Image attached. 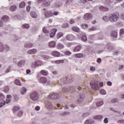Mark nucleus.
Wrapping results in <instances>:
<instances>
[{"label": "nucleus", "mask_w": 124, "mask_h": 124, "mask_svg": "<svg viewBox=\"0 0 124 124\" xmlns=\"http://www.w3.org/2000/svg\"><path fill=\"white\" fill-rule=\"evenodd\" d=\"M66 1L64 4V6L66 7H70V4L72 3L73 0H58L57 2L55 3V7H60L62 5V3Z\"/></svg>", "instance_id": "nucleus-1"}, {"label": "nucleus", "mask_w": 124, "mask_h": 124, "mask_svg": "<svg viewBox=\"0 0 124 124\" xmlns=\"http://www.w3.org/2000/svg\"><path fill=\"white\" fill-rule=\"evenodd\" d=\"M70 78H62L58 80V83L60 85H63V84H69L72 82V79H70Z\"/></svg>", "instance_id": "nucleus-2"}, {"label": "nucleus", "mask_w": 124, "mask_h": 124, "mask_svg": "<svg viewBox=\"0 0 124 124\" xmlns=\"http://www.w3.org/2000/svg\"><path fill=\"white\" fill-rule=\"evenodd\" d=\"M39 81L45 86H49V85H51V80L44 77L40 78Z\"/></svg>", "instance_id": "nucleus-3"}, {"label": "nucleus", "mask_w": 124, "mask_h": 124, "mask_svg": "<svg viewBox=\"0 0 124 124\" xmlns=\"http://www.w3.org/2000/svg\"><path fill=\"white\" fill-rule=\"evenodd\" d=\"M119 18L120 15H119V13L112 14L109 17V21L112 22H117Z\"/></svg>", "instance_id": "nucleus-4"}, {"label": "nucleus", "mask_w": 124, "mask_h": 124, "mask_svg": "<svg viewBox=\"0 0 124 124\" xmlns=\"http://www.w3.org/2000/svg\"><path fill=\"white\" fill-rule=\"evenodd\" d=\"M39 97V95L37 93V92L34 91L30 94V98L33 101H36L38 100V98Z\"/></svg>", "instance_id": "nucleus-5"}, {"label": "nucleus", "mask_w": 124, "mask_h": 124, "mask_svg": "<svg viewBox=\"0 0 124 124\" xmlns=\"http://www.w3.org/2000/svg\"><path fill=\"white\" fill-rule=\"evenodd\" d=\"M90 86L93 91H98L99 90V85L97 81H93L90 83Z\"/></svg>", "instance_id": "nucleus-6"}, {"label": "nucleus", "mask_w": 124, "mask_h": 124, "mask_svg": "<svg viewBox=\"0 0 124 124\" xmlns=\"http://www.w3.org/2000/svg\"><path fill=\"white\" fill-rule=\"evenodd\" d=\"M37 3H41V2H43V4H42V6H49L50 4H51V1L47 0L46 1V0H37Z\"/></svg>", "instance_id": "nucleus-7"}, {"label": "nucleus", "mask_w": 124, "mask_h": 124, "mask_svg": "<svg viewBox=\"0 0 124 124\" xmlns=\"http://www.w3.org/2000/svg\"><path fill=\"white\" fill-rule=\"evenodd\" d=\"M14 112H17V116L21 117L23 115V111L20 109L19 107H15L13 108Z\"/></svg>", "instance_id": "nucleus-8"}, {"label": "nucleus", "mask_w": 124, "mask_h": 124, "mask_svg": "<svg viewBox=\"0 0 124 124\" xmlns=\"http://www.w3.org/2000/svg\"><path fill=\"white\" fill-rule=\"evenodd\" d=\"M5 98V97L4 96V95L3 94L0 93V100H3L2 102H0V108H1V107H3V106H4L5 105V101H4V99Z\"/></svg>", "instance_id": "nucleus-9"}, {"label": "nucleus", "mask_w": 124, "mask_h": 124, "mask_svg": "<svg viewBox=\"0 0 124 124\" xmlns=\"http://www.w3.org/2000/svg\"><path fill=\"white\" fill-rule=\"evenodd\" d=\"M61 96L57 93H51L48 95V98H51V99H58Z\"/></svg>", "instance_id": "nucleus-10"}, {"label": "nucleus", "mask_w": 124, "mask_h": 124, "mask_svg": "<svg viewBox=\"0 0 124 124\" xmlns=\"http://www.w3.org/2000/svg\"><path fill=\"white\" fill-rule=\"evenodd\" d=\"M44 15L46 18H50L53 16V13L50 11L44 10Z\"/></svg>", "instance_id": "nucleus-11"}, {"label": "nucleus", "mask_w": 124, "mask_h": 124, "mask_svg": "<svg viewBox=\"0 0 124 124\" xmlns=\"http://www.w3.org/2000/svg\"><path fill=\"white\" fill-rule=\"evenodd\" d=\"M25 63L26 60L25 59H23L18 61L17 64L19 67H23V66L25 65Z\"/></svg>", "instance_id": "nucleus-12"}, {"label": "nucleus", "mask_w": 124, "mask_h": 124, "mask_svg": "<svg viewBox=\"0 0 124 124\" xmlns=\"http://www.w3.org/2000/svg\"><path fill=\"white\" fill-rule=\"evenodd\" d=\"M93 18V14L92 13H87L84 16V19L85 20H91Z\"/></svg>", "instance_id": "nucleus-13"}, {"label": "nucleus", "mask_w": 124, "mask_h": 124, "mask_svg": "<svg viewBox=\"0 0 124 124\" xmlns=\"http://www.w3.org/2000/svg\"><path fill=\"white\" fill-rule=\"evenodd\" d=\"M84 98H85V95L83 93L80 94L79 96V99L78 100V103H81L84 101Z\"/></svg>", "instance_id": "nucleus-14"}, {"label": "nucleus", "mask_w": 124, "mask_h": 124, "mask_svg": "<svg viewBox=\"0 0 124 124\" xmlns=\"http://www.w3.org/2000/svg\"><path fill=\"white\" fill-rule=\"evenodd\" d=\"M36 53H37V50L36 49H31L27 51V53L29 55H35Z\"/></svg>", "instance_id": "nucleus-15"}, {"label": "nucleus", "mask_w": 124, "mask_h": 124, "mask_svg": "<svg viewBox=\"0 0 124 124\" xmlns=\"http://www.w3.org/2000/svg\"><path fill=\"white\" fill-rule=\"evenodd\" d=\"M65 38L67 40L69 41H72L75 38V37L72 34H69L66 36Z\"/></svg>", "instance_id": "nucleus-16"}, {"label": "nucleus", "mask_w": 124, "mask_h": 124, "mask_svg": "<svg viewBox=\"0 0 124 124\" xmlns=\"http://www.w3.org/2000/svg\"><path fill=\"white\" fill-rule=\"evenodd\" d=\"M57 29H52L50 31V34L49 35V36L51 38L54 37L55 35H56V32H57Z\"/></svg>", "instance_id": "nucleus-17"}, {"label": "nucleus", "mask_w": 124, "mask_h": 124, "mask_svg": "<svg viewBox=\"0 0 124 124\" xmlns=\"http://www.w3.org/2000/svg\"><path fill=\"white\" fill-rule=\"evenodd\" d=\"M31 16L32 17V18H34V19H36V18H37V16H38V15L37 14V13L35 11H31L30 13Z\"/></svg>", "instance_id": "nucleus-18"}, {"label": "nucleus", "mask_w": 124, "mask_h": 124, "mask_svg": "<svg viewBox=\"0 0 124 124\" xmlns=\"http://www.w3.org/2000/svg\"><path fill=\"white\" fill-rule=\"evenodd\" d=\"M51 55L53 57H61V53L57 51H54L51 53Z\"/></svg>", "instance_id": "nucleus-19"}, {"label": "nucleus", "mask_w": 124, "mask_h": 124, "mask_svg": "<svg viewBox=\"0 0 124 124\" xmlns=\"http://www.w3.org/2000/svg\"><path fill=\"white\" fill-rule=\"evenodd\" d=\"M33 46V44L31 42H26L24 44V47L26 48H31Z\"/></svg>", "instance_id": "nucleus-20"}, {"label": "nucleus", "mask_w": 124, "mask_h": 124, "mask_svg": "<svg viewBox=\"0 0 124 124\" xmlns=\"http://www.w3.org/2000/svg\"><path fill=\"white\" fill-rule=\"evenodd\" d=\"M46 107L49 109H53V105L52 104V103H51V102H47L46 104Z\"/></svg>", "instance_id": "nucleus-21"}, {"label": "nucleus", "mask_w": 124, "mask_h": 124, "mask_svg": "<svg viewBox=\"0 0 124 124\" xmlns=\"http://www.w3.org/2000/svg\"><path fill=\"white\" fill-rule=\"evenodd\" d=\"M43 31L44 33H46L45 37H46V36L49 37V31L46 30V28H45V27L43 28Z\"/></svg>", "instance_id": "nucleus-22"}, {"label": "nucleus", "mask_w": 124, "mask_h": 124, "mask_svg": "<svg viewBox=\"0 0 124 124\" xmlns=\"http://www.w3.org/2000/svg\"><path fill=\"white\" fill-rule=\"evenodd\" d=\"M48 46L50 48H55L56 47V42L51 41L48 43Z\"/></svg>", "instance_id": "nucleus-23"}, {"label": "nucleus", "mask_w": 124, "mask_h": 124, "mask_svg": "<svg viewBox=\"0 0 124 124\" xmlns=\"http://www.w3.org/2000/svg\"><path fill=\"white\" fill-rule=\"evenodd\" d=\"M56 48L59 50H62V49H63L64 48V45L62 44L58 43L56 46Z\"/></svg>", "instance_id": "nucleus-24"}, {"label": "nucleus", "mask_w": 124, "mask_h": 124, "mask_svg": "<svg viewBox=\"0 0 124 124\" xmlns=\"http://www.w3.org/2000/svg\"><path fill=\"white\" fill-rule=\"evenodd\" d=\"M111 36L113 38H117L118 37V32L115 31H112L111 33Z\"/></svg>", "instance_id": "nucleus-25"}, {"label": "nucleus", "mask_w": 124, "mask_h": 124, "mask_svg": "<svg viewBox=\"0 0 124 124\" xmlns=\"http://www.w3.org/2000/svg\"><path fill=\"white\" fill-rule=\"evenodd\" d=\"M40 73L43 75V76H47L48 74H49V73H48V71L46 70H42L40 72Z\"/></svg>", "instance_id": "nucleus-26"}, {"label": "nucleus", "mask_w": 124, "mask_h": 124, "mask_svg": "<svg viewBox=\"0 0 124 124\" xmlns=\"http://www.w3.org/2000/svg\"><path fill=\"white\" fill-rule=\"evenodd\" d=\"M31 66L32 68H35V67H38V66H39V64L37 63L36 61H35L34 62H32L31 63Z\"/></svg>", "instance_id": "nucleus-27"}, {"label": "nucleus", "mask_w": 124, "mask_h": 124, "mask_svg": "<svg viewBox=\"0 0 124 124\" xmlns=\"http://www.w3.org/2000/svg\"><path fill=\"white\" fill-rule=\"evenodd\" d=\"M72 90H73V87L70 86L69 88H63L62 90V92H63V93H66V92H69V91H71Z\"/></svg>", "instance_id": "nucleus-28"}, {"label": "nucleus", "mask_w": 124, "mask_h": 124, "mask_svg": "<svg viewBox=\"0 0 124 124\" xmlns=\"http://www.w3.org/2000/svg\"><path fill=\"white\" fill-rule=\"evenodd\" d=\"M94 123V121L93 119H87L85 122V124H93Z\"/></svg>", "instance_id": "nucleus-29"}, {"label": "nucleus", "mask_w": 124, "mask_h": 124, "mask_svg": "<svg viewBox=\"0 0 124 124\" xmlns=\"http://www.w3.org/2000/svg\"><path fill=\"white\" fill-rule=\"evenodd\" d=\"M81 48H82V47L81 46H80V45L77 46L73 49V51H74V52H79V51H80V50H81Z\"/></svg>", "instance_id": "nucleus-30"}, {"label": "nucleus", "mask_w": 124, "mask_h": 124, "mask_svg": "<svg viewBox=\"0 0 124 124\" xmlns=\"http://www.w3.org/2000/svg\"><path fill=\"white\" fill-rule=\"evenodd\" d=\"M2 21H3L4 22H8V21H9V17L7 16H4L2 17Z\"/></svg>", "instance_id": "nucleus-31"}, {"label": "nucleus", "mask_w": 124, "mask_h": 124, "mask_svg": "<svg viewBox=\"0 0 124 124\" xmlns=\"http://www.w3.org/2000/svg\"><path fill=\"white\" fill-rule=\"evenodd\" d=\"M11 98H12V96L11 95H8L7 96L6 101L5 103H9L10 101H11Z\"/></svg>", "instance_id": "nucleus-32"}, {"label": "nucleus", "mask_w": 124, "mask_h": 124, "mask_svg": "<svg viewBox=\"0 0 124 124\" xmlns=\"http://www.w3.org/2000/svg\"><path fill=\"white\" fill-rule=\"evenodd\" d=\"M72 31H76V32H79L80 31V28L78 27H73L72 28Z\"/></svg>", "instance_id": "nucleus-33"}, {"label": "nucleus", "mask_w": 124, "mask_h": 124, "mask_svg": "<svg viewBox=\"0 0 124 124\" xmlns=\"http://www.w3.org/2000/svg\"><path fill=\"white\" fill-rule=\"evenodd\" d=\"M4 45L1 42H0V52H3L4 51Z\"/></svg>", "instance_id": "nucleus-34"}, {"label": "nucleus", "mask_w": 124, "mask_h": 124, "mask_svg": "<svg viewBox=\"0 0 124 124\" xmlns=\"http://www.w3.org/2000/svg\"><path fill=\"white\" fill-rule=\"evenodd\" d=\"M99 9L101 10V11H108V8L104 7L102 6H100Z\"/></svg>", "instance_id": "nucleus-35"}, {"label": "nucleus", "mask_w": 124, "mask_h": 124, "mask_svg": "<svg viewBox=\"0 0 124 124\" xmlns=\"http://www.w3.org/2000/svg\"><path fill=\"white\" fill-rule=\"evenodd\" d=\"M83 54L82 53H78L75 55V57L77 58L78 59L83 58Z\"/></svg>", "instance_id": "nucleus-36"}, {"label": "nucleus", "mask_w": 124, "mask_h": 124, "mask_svg": "<svg viewBox=\"0 0 124 124\" xmlns=\"http://www.w3.org/2000/svg\"><path fill=\"white\" fill-rule=\"evenodd\" d=\"M17 9V6L16 5H12L10 7V10L11 11H16V10Z\"/></svg>", "instance_id": "nucleus-37"}, {"label": "nucleus", "mask_w": 124, "mask_h": 124, "mask_svg": "<svg viewBox=\"0 0 124 124\" xmlns=\"http://www.w3.org/2000/svg\"><path fill=\"white\" fill-rule=\"evenodd\" d=\"M97 30V28L96 27L92 26L88 29V31H96Z\"/></svg>", "instance_id": "nucleus-38"}, {"label": "nucleus", "mask_w": 124, "mask_h": 124, "mask_svg": "<svg viewBox=\"0 0 124 124\" xmlns=\"http://www.w3.org/2000/svg\"><path fill=\"white\" fill-rule=\"evenodd\" d=\"M27 93V89H26L25 88H22L21 89V94H25V93Z\"/></svg>", "instance_id": "nucleus-39"}, {"label": "nucleus", "mask_w": 124, "mask_h": 124, "mask_svg": "<svg viewBox=\"0 0 124 124\" xmlns=\"http://www.w3.org/2000/svg\"><path fill=\"white\" fill-rule=\"evenodd\" d=\"M70 114V112L68 111L64 112L61 114V116H62L63 117H65V116H68Z\"/></svg>", "instance_id": "nucleus-40"}, {"label": "nucleus", "mask_w": 124, "mask_h": 124, "mask_svg": "<svg viewBox=\"0 0 124 124\" xmlns=\"http://www.w3.org/2000/svg\"><path fill=\"white\" fill-rule=\"evenodd\" d=\"M25 6H26V3H25V2H21L19 4L20 8H24V7H25Z\"/></svg>", "instance_id": "nucleus-41"}, {"label": "nucleus", "mask_w": 124, "mask_h": 124, "mask_svg": "<svg viewBox=\"0 0 124 124\" xmlns=\"http://www.w3.org/2000/svg\"><path fill=\"white\" fill-rule=\"evenodd\" d=\"M63 36V33L60 32L58 33L57 35V38L59 39V38H61V37H62Z\"/></svg>", "instance_id": "nucleus-42"}, {"label": "nucleus", "mask_w": 124, "mask_h": 124, "mask_svg": "<svg viewBox=\"0 0 124 124\" xmlns=\"http://www.w3.org/2000/svg\"><path fill=\"white\" fill-rule=\"evenodd\" d=\"M96 105L97 107H100L102 105H103V101H100L96 103Z\"/></svg>", "instance_id": "nucleus-43"}, {"label": "nucleus", "mask_w": 124, "mask_h": 124, "mask_svg": "<svg viewBox=\"0 0 124 124\" xmlns=\"http://www.w3.org/2000/svg\"><path fill=\"white\" fill-rule=\"evenodd\" d=\"M100 93L102 94V95H105L106 94V91L104 89H101L100 91Z\"/></svg>", "instance_id": "nucleus-44"}, {"label": "nucleus", "mask_w": 124, "mask_h": 124, "mask_svg": "<svg viewBox=\"0 0 124 124\" xmlns=\"http://www.w3.org/2000/svg\"><path fill=\"white\" fill-rule=\"evenodd\" d=\"M15 83L16 85H17V86H21V82H20V80L19 79H16L15 81Z\"/></svg>", "instance_id": "nucleus-45"}, {"label": "nucleus", "mask_w": 124, "mask_h": 124, "mask_svg": "<svg viewBox=\"0 0 124 124\" xmlns=\"http://www.w3.org/2000/svg\"><path fill=\"white\" fill-rule=\"evenodd\" d=\"M81 27L84 30H86V29H88L89 28V25L87 24H83L81 25Z\"/></svg>", "instance_id": "nucleus-46"}, {"label": "nucleus", "mask_w": 124, "mask_h": 124, "mask_svg": "<svg viewBox=\"0 0 124 124\" xmlns=\"http://www.w3.org/2000/svg\"><path fill=\"white\" fill-rule=\"evenodd\" d=\"M103 20L105 22H108V21H109L110 19H109V17L107 16H104L103 17Z\"/></svg>", "instance_id": "nucleus-47"}, {"label": "nucleus", "mask_w": 124, "mask_h": 124, "mask_svg": "<svg viewBox=\"0 0 124 124\" xmlns=\"http://www.w3.org/2000/svg\"><path fill=\"white\" fill-rule=\"evenodd\" d=\"M23 29H29L30 28V25L28 24H25L22 25Z\"/></svg>", "instance_id": "nucleus-48"}, {"label": "nucleus", "mask_w": 124, "mask_h": 124, "mask_svg": "<svg viewBox=\"0 0 124 124\" xmlns=\"http://www.w3.org/2000/svg\"><path fill=\"white\" fill-rule=\"evenodd\" d=\"M81 40L82 41H84V42L87 41V36L86 35H84V36H83L81 38Z\"/></svg>", "instance_id": "nucleus-49"}, {"label": "nucleus", "mask_w": 124, "mask_h": 124, "mask_svg": "<svg viewBox=\"0 0 124 124\" xmlns=\"http://www.w3.org/2000/svg\"><path fill=\"white\" fill-rule=\"evenodd\" d=\"M118 100L117 98H113L111 100V103H117Z\"/></svg>", "instance_id": "nucleus-50"}, {"label": "nucleus", "mask_w": 124, "mask_h": 124, "mask_svg": "<svg viewBox=\"0 0 124 124\" xmlns=\"http://www.w3.org/2000/svg\"><path fill=\"white\" fill-rule=\"evenodd\" d=\"M36 62H37V63L39 64V66H41V65L43 64V62H42V61H41V60H38Z\"/></svg>", "instance_id": "nucleus-51"}, {"label": "nucleus", "mask_w": 124, "mask_h": 124, "mask_svg": "<svg viewBox=\"0 0 124 124\" xmlns=\"http://www.w3.org/2000/svg\"><path fill=\"white\" fill-rule=\"evenodd\" d=\"M4 93H8L9 92V87L8 86H6L4 89Z\"/></svg>", "instance_id": "nucleus-52"}, {"label": "nucleus", "mask_w": 124, "mask_h": 124, "mask_svg": "<svg viewBox=\"0 0 124 124\" xmlns=\"http://www.w3.org/2000/svg\"><path fill=\"white\" fill-rule=\"evenodd\" d=\"M64 62L63 60H56V63H63Z\"/></svg>", "instance_id": "nucleus-53"}, {"label": "nucleus", "mask_w": 124, "mask_h": 124, "mask_svg": "<svg viewBox=\"0 0 124 124\" xmlns=\"http://www.w3.org/2000/svg\"><path fill=\"white\" fill-rule=\"evenodd\" d=\"M65 45L67 47H71V46H72V45H73V44H72V43L68 42V43H65Z\"/></svg>", "instance_id": "nucleus-54"}, {"label": "nucleus", "mask_w": 124, "mask_h": 124, "mask_svg": "<svg viewBox=\"0 0 124 124\" xmlns=\"http://www.w3.org/2000/svg\"><path fill=\"white\" fill-rule=\"evenodd\" d=\"M96 118L97 120H99L100 121V120H102V119H103V116H102V115H97L96 116Z\"/></svg>", "instance_id": "nucleus-55"}, {"label": "nucleus", "mask_w": 124, "mask_h": 124, "mask_svg": "<svg viewBox=\"0 0 124 124\" xmlns=\"http://www.w3.org/2000/svg\"><path fill=\"white\" fill-rule=\"evenodd\" d=\"M88 116H90V113L86 112L83 114L82 117L83 118H85V117H88Z\"/></svg>", "instance_id": "nucleus-56"}, {"label": "nucleus", "mask_w": 124, "mask_h": 124, "mask_svg": "<svg viewBox=\"0 0 124 124\" xmlns=\"http://www.w3.org/2000/svg\"><path fill=\"white\" fill-rule=\"evenodd\" d=\"M117 124H124V120H118L117 121Z\"/></svg>", "instance_id": "nucleus-57"}, {"label": "nucleus", "mask_w": 124, "mask_h": 124, "mask_svg": "<svg viewBox=\"0 0 124 124\" xmlns=\"http://www.w3.org/2000/svg\"><path fill=\"white\" fill-rule=\"evenodd\" d=\"M68 27V23H64L62 26V28L63 29L64 28H67Z\"/></svg>", "instance_id": "nucleus-58"}, {"label": "nucleus", "mask_w": 124, "mask_h": 124, "mask_svg": "<svg viewBox=\"0 0 124 124\" xmlns=\"http://www.w3.org/2000/svg\"><path fill=\"white\" fill-rule=\"evenodd\" d=\"M64 54L66 56H70V55L71 54V53L69 51H67L65 52Z\"/></svg>", "instance_id": "nucleus-59"}, {"label": "nucleus", "mask_w": 124, "mask_h": 124, "mask_svg": "<svg viewBox=\"0 0 124 124\" xmlns=\"http://www.w3.org/2000/svg\"><path fill=\"white\" fill-rule=\"evenodd\" d=\"M11 70V66H10L7 70H6V73H8V72H10V71Z\"/></svg>", "instance_id": "nucleus-60"}, {"label": "nucleus", "mask_w": 124, "mask_h": 124, "mask_svg": "<svg viewBox=\"0 0 124 124\" xmlns=\"http://www.w3.org/2000/svg\"><path fill=\"white\" fill-rule=\"evenodd\" d=\"M14 37H15L14 38L15 41H17V40H19V39H20V37H17V35H16L14 36Z\"/></svg>", "instance_id": "nucleus-61"}, {"label": "nucleus", "mask_w": 124, "mask_h": 124, "mask_svg": "<svg viewBox=\"0 0 124 124\" xmlns=\"http://www.w3.org/2000/svg\"><path fill=\"white\" fill-rule=\"evenodd\" d=\"M90 70L91 71H94L95 70V67H94L93 66H92L90 67Z\"/></svg>", "instance_id": "nucleus-62"}, {"label": "nucleus", "mask_w": 124, "mask_h": 124, "mask_svg": "<svg viewBox=\"0 0 124 124\" xmlns=\"http://www.w3.org/2000/svg\"><path fill=\"white\" fill-rule=\"evenodd\" d=\"M124 33V29H122L120 30V36H122V34Z\"/></svg>", "instance_id": "nucleus-63"}, {"label": "nucleus", "mask_w": 124, "mask_h": 124, "mask_svg": "<svg viewBox=\"0 0 124 124\" xmlns=\"http://www.w3.org/2000/svg\"><path fill=\"white\" fill-rule=\"evenodd\" d=\"M104 123L105 124H108V118H105V119L104 120Z\"/></svg>", "instance_id": "nucleus-64"}]
</instances>
